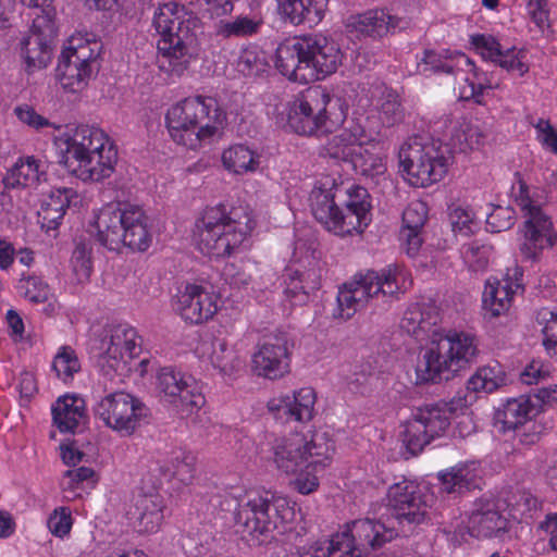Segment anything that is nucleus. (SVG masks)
<instances>
[{
    "instance_id": "1",
    "label": "nucleus",
    "mask_w": 557,
    "mask_h": 557,
    "mask_svg": "<svg viewBox=\"0 0 557 557\" xmlns=\"http://www.w3.org/2000/svg\"><path fill=\"white\" fill-rule=\"evenodd\" d=\"M309 200L314 219L338 236L361 234L372 221L371 196L359 185L346 188L325 176L317 181Z\"/></svg>"
},
{
    "instance_id": "2",
    "label": "nucleus",
    "mask_w": 557,
    "mask_h": 557,
    "mask_svg": "<svg viewBox=\"0 0 557 557\" xmlns=\"http://www.w3.org/2000/svg\"><path fill=\"white\" fill-rule=\"evenodd\" d=\"M152 26L160 35L157 48L161 54L160 69L181 76L199 53L202 22L176 2L158 3Z\"/></svg>"
},
{
    "instance_id": "3",
    "label": "nucleus",
    "mask_w": 557,
    "mask_h": 557,
    "mask_svg": "<svg viewBox=\"0 0 557 557\" xmlns=\"http://www.w3.org/2000/svg\"><path fill=\"white\" fill-rule=\"evenodd\" d=\"M275 57L280 73L301 84L332 75L343 61L338 45L321 34L287 38L277 46Z\"/></svg>"
},
{
    "instance_id": "4",
    "label": "nucleus",
    "mask_w": 557,
    "mask_h": 557,
    "mask_svg": "<svg viewBox=\"0 0 557 557\" xmlns=\"http://www.w3.org/2000/svg\"><path fill=\"white\" fill-rule=\"evenodd\" d=\"M97 240L111 251L127 247L132 251L145 252L152 243L148 218L140 207L134 205H107L96 216Z\"/></svg>"
},
{
    "instance_id": "5",
    "label": "nucleus",
    "mask_w": 557,
    "mask_h": 557,
    "mask_svg": "<svg viewBox=\"0 0 557 557\" xmlns=\"http://www.w3.org/2000/svg\"><path fill=\"white\" fill-rule=\"evenodd\" d=\"M226 114L216 99L196 96L172 106L165 115L166 127L174 141L196 149L205 139L212 137Z\"/></svg>"
},
{
    "instance_id": "6",
    "label": "nucleus",
    "mask_w": 557,
    "mask_h": 557,
    "mask_svg": "<svg viewBox=\"0 0 557 557\" xmlns=\"http://www.w3.org/2000/svg\"><path fill=\"white\" fill-rule=\"evenodd\" d=\"M475 337L465 332L450 331L425 350L418 362L417 383H441L454 379L478 356Z\"/></svg>"
},
{
    "instance_id": "7",
    "label": "nucleus",
    "mask_w": 557,
    "mask_h": 557,
    "mask_svg": "<svg viewBox=\"0 0 557 557\" xmlns=\"http://www.w3.org/2000/svg\"><path fill=\"white\" fill-rule=\"evenodd\" d=\"M295 511L286 498L267 492L248 495L235 511L236 532L250 537L258 545L273 539V532L294 520Z\"/></svg>"
},
{
    "instance_id": "8",
    "label": "nucleus",
    "mask_w": 557,
    "mask_h": 557,
    "mask_svg": "<svg viewBox=\"0 0 557 557\" xmlns=\"http://www.w3.org/2000/svg\"><path fill=\"white\" fill-rule=\"evenodd\" d=\"M346 111L339 98L313 88L297 98L287 114L289 127L299 135L329 133L344 123Z\"/></svg>"
},
{
    "instance_id": "9",
    "label": "nucleus",
    "mask_w": 557,
    "mask_h": 557,
    "mask_svg": "<svg viewBox=\"0 0 557 557\" xmlns=\"http://www.w3.org/2000/svg\"><path fill=\"white\" fill-rule=\"evenodd\" d=\"M398 536L394 527L364 518L346 524V530L322 542L326 557H364Z\"/></svg>"
},
{
    "instance_id": "10",
    "label": "nucleus",
    "mask_w": 557,
    "mask_h": 557,
    "mask_svg": "<svg viewBox=\"0 0 557 557\" xmlns=\"http://www.w3.org/2000/svg\"><path fill=\"white\" fill-rule=\"evenodd\" d=\"M396 275L395 265H388L380 272L368 270L356 274L351 283L344 284L338 290L339 308L357 312L366 309L368 304L377 308L380 304L391 302L399 292Z\"/></svg>"
},
{
    "instance_id": "11",
    "label": "nucleus",
    "mask_w": 557,
    "mask_h": 557,
    "mask_svg": "<svg viewBox=\"0 0 557 557\" xmlns=\"http://www.w3.org/2000/svg\"><path fill=\"white\" fill-rule=\"evenodd\" d=\"M237 209L226 210L224 205L207 208L197 224L199 249L209 256L225 257L238 247L245 236L237 219Z\"/></svg>"
},
{
    "instance_id": "12",
    "label": "nucleus",
    "mask_w": 557,
    "mask_h": 557,
    "mask_svg": "<svg viewBox=\"0 0 557 557\" xmlns=\"http://www.w3.org/2000/svg\"><path fill=\"white\" fill-rule=\"evenodd\" d=\"M465 407V401L458 398L417 408L405 423L403 432V442L410 455H418L435 437L441 436L449 426L450 418Z\"/></svg>"
},
{
    "instance_id": "13",
    "label": "nucleus",
    "mask_w": 557,
    "mask_h": 557,
    "mask_svg": "<svg viewBox=\"0 0 557 557\" xmlns=\"http://www.w3.org/2000/svg\"><path fill=\"white\" fill-rule=\"evenodd\" d=\"M519 177L520 196L518 205L527 211L528 219L523 224V242L520 244V252L525 260L536 262L546 248H552L557 242V233L554 231L550 218L546 215L541 207L532 203L528 195V185Z\"/></svg>"
},
{
    "instance_id": "14",
    "label": "nucleus",
    "mask_w": 557,
    "mask_h": 557,
    "mask_svg": "<svg viewBox=\"0 0 557 557\" xmlns=\"http://www.w3.org/2000/svg\"><path fill=\"white\" fill-rule=\"evenodd\" d=\"M451 156L445 157L435 145L422 146L418 143L401 147L399 165L407 174L408 182L416 187H428L441 181L447 173Z\"/></svg>"
},
{
    "instance_id": "15",
    "label": "nucleus",
    "mask_w": 557,
    "mask_h": 557,
    "mask_svg": "<svg viewBox=\"0 0 557 557\" xmlns=\"http://www.w3.org/2000/svg\"><path fill=\"white\" fill-rule=\"evenodd\" d=\"M95 416L108 428L129 436L146 416L144 405L127 393H113L102 398L95 407Z\"/></svg>"
},
{
    "instance_id": "16",
    "label": "nucleus",
    "mask_w": 557,
    "mask_h": 557,
    "mask_svg": "<svg viewBox=\"0 0 557 557\" xmlns=\"http://www.w3.org/2000/svg\"><path fill=\"white\" fill-rule=\"evenodd\" d=\"M294 338L288 332L276 331L264 337L252 356V369L259 376L276 380L289 372Z\"/></svg>"
},
{
    "instance_id": "17",
    "label": "nucleus",
    "mask_w": 557,
    "mask_h": 557,
    "mask_svg": "<svg viewBox=\"0 0 557 557\" xmlns=\"http://www.w3.org/2000/svg\"><path fill=\"white\" fill-rule=\"evenodd\" d=\"M428 497L416 482L404 480L389 486L387 505L399 524L418 525L428 518Z\"/></svg>"
},
{
    "instance_id": "18",
    "label": "nucleus",
    "mask_w": 557,
    "mask_h": 557,
    "mask_svg": "<svg viewBox=\"0 0 557 557\" xmlns=\"http://www.w3.org/2000/svg\"><path fill=\"white\" fill-rule=\"evenodd\" d=\"M191 376L185 379L181 372L171 368H163L157 377V387L171 404L183 409H200L205 405V397L201 393H195L190 387Z\"/></svg>"
},
{
    "instance_id": "19",
    "label": "nucleus",
    "mask_w": 557,
    "mask_h": 557,
    "mask_svg": "<svg viewBox=\"0 0 557 557\" xmlns=\"http://www.w3.org/2000/svg\"><path fill=\"white\" fill-rule=\"evenodd\" d=\"M284 289V310H294L308 302L309 294L320 287L317 273L313 270H300L287 267L282 275Z\"/></svg>"
},
{
    "instance_id": "20",
    "label": "nucleus",
    "mask_w": 557,
    "mask_h": 557,
    "mask_svg": "<svg viewBox=\"0 0 557 557\" xmlns=\"http://www.w3.org/2000/svg\"><path fill=\"white\" fill-rule=\"evenodd\" d=\"M77 198V193L70 187H59L52 189L48 197L44 199L38 212L41 228L48 235L57 237V231L63 220L66 210Z\"/></svg>"
},
{
    "instance_id": "21",
    "label": "nucleus",
    "mask_w": 557,
    "mask_h": 557,
    "mask_svg": "<svg viewBox=\"0 0 557 557\" xmlns=\"http://www.w3.org/2000/svg\"><path fill=\"white\" fill-rule=\"evenodd\" d=\"M315 395L312 388H301L293 396L273 398L268 403V408L275 417L299 422L309 421L312 418Z\"/></svg>"
},
{
    "instance_id": "22",
    "label": "nucleus",
    "mask_w": 557,
    "mask_h": 557,
    "mask_svg": "<svg viewBox=\"0 0 557 557\" xmlns=\"http://www.w3.org/2000/svg\"><path fill=\"white\" fill-rule=\"evenodd\" d=\"M304 447L305 437L298 433L276 440L273 453L277 469L286 474H296L306 469L308 457Z\"/></svg>"
},
{
    "instance_id": "23",
    "label": "nucleus",
    "mask_w": 557,
    "mask_h": 557,
    "mask_svg": "<svg viewBox=\"0 0 557 557\" xmlns=\"http://www.w3.org/2000/svg\"><path fill=\"white\" fill-rule=\"evenodd\" d=\"M540 413L531 394L520 395L517 398H510L506 401L503 409H498L495 414L497 423L502 424V430H518L527 420H533Z\"/></svg>"
},
{
    "instance_id": "24",
    "label": "nucleus",
    "mask_w": 557,
    "mask_h": 557,
    "mask_svg": "<svg viewBox=\"0 0 557 557\" xmlns=\"http://www.w3.org/2000/svg\"><path fill=\"white\" fill-rule=\"evenodd\" d=\"M172 307L175 311L188 310L190 313H218L219 310L213 295L195 284H187L184 292H178Z\"/></svg>"
},
{
    "instance_id": "25",
    "label": "nucleus",
    "mask_w": 557,
    "mask_h": 557,
    "mask_svg": "<svg viewBox=\"0 0 557 557\" xmlns=\"http://www.w3.org/2000/svg\"><path fill=\"white\" fill-rule=\"evenodd\" d=\"M85 417V400L74 395L59 397L52 406L54 425L62 433L74 432Z\"/></svg>"
},
{
    "instance_id": "26",
    "label": "nucleus",
    "mask_w": 557,
    "mask_h": 557,
    "mask_svg": "<svg viewBox=\"0 0 557 557\" xmlns=\"http://www.w3.org/2000/svg\"><path fill=\"white\" fill-rule=\"evenodd\" d=\"M117 162V148L112 141L109 145L89 153L86 168L81 171V180L84 182H100L112 175Z\"/></svg>"
},
{
    "instance_id": "27",
    "label": "nucleus",
    "mask_w": 557,
    "mask_h": 557,
    "mask_svg": "<svg viewBox=\"0 0 557 557\" xmlns=\"http://www.w3.org/2000/svg\"><path fill=\"white\" fill-rule=\"evenodd\" d=\"M351 25L356 30L373 38L385 36L392 28L398 26V17L391 15L384 9L369 10L351 16Z\"/></svg>"
},
{
    "instance_id": "28",
    "label": "nucleus",
    "mask_w": 557,
    "mask_h": 557,
    "mask_svg": "<svg viewBox=\"0 0 557 557\" xmlns=\"http://www.w3.org/2000/svg\"><path fill=\"white\" fill-rule=\"evenodd\" d=\"M51 39L34 25L32 34L22 41L21 52L29 71L44 69L51 59Z\"/></svg>"
},
{
    "instance_id": "29",
    "label": "nucleus",
    "mask_w": 557,
    "mask_h": 557,
    "mask_svg": "<svg viewBox=\"0 0 557 557\" xmlns=\"http://www.w3.org/2000/svg\"><path fill=\"white\" fill-rule=\"evenodd\" d=\"M304 453L308 457L306 469L322 471L332 461L335 443L326 432H314L310 441L305 440Z\"/></svg>"
},
{
    "instance_id": "30",
    "label": "nucleus",
    "mask_w": 557,
    "mask_h": 557,
    "mask_svg": "<svg viewBox=\"0 0 557 557\" xmlns=\"http://www.w3.org/2000/svg\"><path fill=\"white\" fill-rule=\"evenodd\" d=\"M58 147V162L65 170L81 180V171L86 168L88 154L84 144L77 138H71L67 134L55 140Z\"/></svg>"
},
{
    "instance_id": "31",
    "label": "nucleus",
    "mask_w": 557,
    "mask_h": 557,
    "mask_svg": "<svg viewBox=\"0 0 557 557\" xmlns=\"http://www.w3.org/2000/svg\"><path fill=\"white\" fill-rule=\"evenodd\" d=\"M92 73L90 69L79 66L74 63L71 57L61 52L58 66L55 69V77L62 88L69 92H78L87 86L88 79Z\"/></svg>"
},
{
    "instance_id": "32",
    "label": "nucleus",
    "mask_w": 557,
    "mask_h": 557,
    "mask_svg": "<svg viewBox=\"0 0 557 557\" xmlns=\"http://www.w3.org/2000/svg\"><path fill=\"white\" fill-rule=\"evenodd\" d=\"M516 293L510 282L504 283L496 278L488 280L483 292V307L490 310L491 313H504L510 309Z\"/></svg>"
},
{
    "instance_id": "33",
    "label": "nucleus",
    "mask_w": 557,
    "mask_h": 557,
    "mask_svg": "<svg viewBox=\"0 0 557 557\" xmlns=\"http://www.w3.org/2000/svg\"><path fill=\"white\" fill-rule=\"evenodd\" d=\"M471 535L492 537L506 528V520L492 508L473 510L469 519Z\"/></svg>"
},
{
    "instance_id": "34",
    "label": "nucleus",
    "mask_w": 557,
    "mask_h": 557,
    "mask_svg": "<svg viewBox=\"0 0 557 557\" xmlns=\"http://www.w3.org/2000/svg\"><path fill=\"white\" fill-rule=\"evenodd\" d=\"M211 346L210 361L213 368L224 376L234 377L243 368V361L237 352L221 338H214Z\"/></svg>"
},
{
    "instance_id": "35",
    "label": "nucleus",
    "mask_w": 557,
    "mask_h": 557,
    "mask_svg": "<svg viewBox=\"0 0 557 557\" xmlns=\"http://www.w3.org/2000/svg\"><path fill=\"white\" fill-rule=\"evenodd\" d=\"M222 162L225 169L242 174L255 171L260 163V156L244 145H235L223 151Z\"/></svg>"
},
{
    "instance_id": "36",
    "label": "nucleus",
    "mask_w": 557,
    "mask_h": 557,
    "mask_svg": "<svg viewBox=\"0 0 557 557\" xmlns=\"http://www.w3.org/2000/svg\"><path fill=\"white\" fill-rule=\"evenodd\" d=\"M487 134L478 124L462 122L451 134V147L459 152L472 150L484 144Z\"/></svg>"
},
{
    "instance_id": "37",
    "label": "nucleus",
    "mask_w": 557,
    "mask_h": 557,
    "mask_svg": "<svg viewBox=\"0 0 557 557\" xmlns=\"http://www.w3.org/2000/svg\"><path fill=\"white\" fill-rule=\"evenodd\" d=\"M138 509L140 510L137 518L138 531L144 533L156 532L163 520L161 500L158 497L144 496L138 502Z\"/></svg>"
},
{
    "instance_id": "38",
    "label": "nucleus",
    "mask_w": 557,
    "mask_h": 557,
    "mask_svg": "<svg viewBox=\"0 0 557 557\" xmlns=\"http://www.w3.org/2000/svg\"><path fill=\"white\" fill-rule=\"evenodd\" d=\"M379 114L382 123L388 127L400 123L405 116V110L399 95L391 89L382 92L377 101Z\"/></svg>"
},
{
    "instance_id": "39",
    "label": "nucleus",
    "mask_w": 557,
    "mask_h": 557,
    "mask_svg": "<svg viewBox=\"0 0 557 557\" xmlns=\"http://www.w3.org/2000/svg\"><path fill=\"white\" fill-rule=\"evenodd\" d=\"M505 385V376L495 367H482L467 381V388L471 392L493 393Z\"/></svg>"
},
{
    "instance_id": "40",
    "label": "nucleus",
    "mask_w": 557,
    "mask_h": 557,
    "mask_svg": "<svg viewBox=\"0 0 557 557\" xmlns=\"http://www.w3.org/2000/svg\"><path fill=\"white\" fill-rule=\"evenodd\" d=\"M261 22L248 16H238L233 21H220L216 26V35L224 39L232 37H248L258 33Z\"/></svg>"
},
{
    "instance_id": "41",
    "label": "nucleus",
    "mask_w": 557,
    "mask_h": 557,
    "mask_svg": "<svg viewBox=\"0 0 557 557\" xmlns=\"http://www.w3.org/2000/svg\"><path fill=\"white\" fill-rule=\"evenodd\" d=\"M66 134L71 138H77L82 141L87 153H95L97 150L112 143L102 129L89 125H79L71 133Z\"/></svg>"
},
{
    "instance_id": "42",
    "label": "nucleus",
    "mask_w": 557,
    "mask_h": 557,
    "mask_svg": "<svg viewBox=\"0 0 557 557\" xmlns=\"http://www.w3.org/2000/svg\"><path fill=\"white\" fill-rule=\"evenodd\" d=\"M358 147L342 132L332 136L323 146V156L336 161L349 162L354 159Z\"/></svg>"
},
{
    "instance_id": "43",
    "label": "nucleus",
    "mask_w": 557,
    "mask_h": 557,
    "mask_svg": "<svg viewBox=\"0 0 557 557\" xmlns=\"http://www.w3.org/2000/svg\"><path fill=\"white\" fill-rule=\"evenodd\" d=\"M97 42H83L74 45V39L70 41V46L62 52L71 57L73 62L78 63L79 66L91 70V73L97 69V57L99 55Z\"/></svg>"
},
{
    "instance_id": "44",
    "label": "nucleus",
    "mask_w": 557,
    "mask_h": 557,
    "mask_svg": "<svg viewBox=\"0 0 557 557\" xmlns=\"http://www.w3.org/2000/svg\"><path fill=\"white\" fill-rule=\"evenodd\" d=\"M18 288L26 299L35 304L46 302L51 296L49 285L35 274L26 275L23 273Z\"/></svg>"
},
{
    "instance_id": "45",
    "label": "nucleus",
    "mask_w": 557,
    "mask_h": 557,
    "mask_svg": "<svg viewBox=\"0 0 557 557\" xmlns=\"http://www.w3.org/2000/svg\"><path fill=\"white\" fill-rule=\"evenodd\" d=\"M350 163L356 171L367 177L373 178L384 175L386 172V165L383 162V159L368 152V150L362 152V149H358Z\"/></svg>"
},
{
    "instance_id": "46",
    "label": "nucleus",
    "mask_w": 557,
    "mask_h": 557,
    "mask_svg": "<svg viewBox=\"0 0 557 557\" xmlns=\"http://www.w3.org/2000/svg\"><path fill=\"white\" fill-rule=\"evenodd\" d=\"M39 162L34 157L26 162L15 164L3 178L7 187L26 186L29 180L37 178Z\"/></svg>"
},
{
    "instance_id": "47",
    "label": "nucleus",
    "mask_w": 557,
    "mask_h": 557,
    "mask_svg": "<svg viewBox=\"0 0 557 557\" xmlns=\"http://www.w3.org/2000/svg\"><path fill=\"white\" fill-rule=\"evenodd\" d=\"M52 369L58 377L67 382L81 370V363L75 351L69 346H63L54 357Z\"/></svg>"
},
{
    "instance_id": "48",
    "label": "nucleus",
    "mask_w": 557,
    "mask_h": 557,
    "mask_svg": "<svg viewBox=\"0 0 557 557\" xmlns=\"http://www.w3.org/2000/svg\"><path fill=\"white\" fill-rule=\"evenodd\" d=\"M71 262L77 281H87L91 274V248L86 242H76Z\"/></svg>"
},
{
    "instance_id": "49",
    "label": "nucleus",
    "mask_w": 557,
    "mask_h": 557,
    "mask_svg": "<svg viewBox=\"0 0 557 557\" xmlns=\"http://www.w3.org/2000/svg\"><path fill=\"white\" fill-rule=\"evenodd\" d=\"M268 63L264 57L256 50L245 49L236 63V69L244 76H259L265 72Z\"/></svg>"
},
{
    "instance_id": "50",
    "label": "nucleus",
    "mask_w": 557,
    "mask_h": 557,
    "mask_svg": "<svg viewBox=\"0 0 557 557\" xmlns=\"http://www.w3.org/2000/svg\"><path fill=\"white\" fill-rule=\"evenodd\" d=\"M471 44L484 60L496 62L499 57H508L510 50L504 51L500 44L493 37L483 34L471 36Z\"/></svg>"
},
{
    "instance_id": "51",
    "label": "nucleus",
    "mask_w": 557,
    "mask_h": 557,
    "mask_svg": "<svg viewBox=\"0 0 557 557\" xmlns=\"http://www.w3.org/2000/svg\"><path fill=\"white\" fill-rule=\"evenodd\" d=\"M428 219V207L423 201H413L403 212V230L422 231Z\"/></svg>"
},
{
    "instance_id": "52",
    "label": "nucleus",
    "mask_w": 557,
    "mask_h": 557,
    "mask_svg": "<svg viewBox=\"0 0 557 557\" xmlns=\"http://www.w3.org/2000/svg\"><path fill=\"white\" fill-rule=\"evenodd\" d=\"M516 211L512 207L495 206L487 215L486 225L493 233H500L511 228L515 224Z\"/></svg>"
},
{
    "instance_id": "53",
    "label": "nucleus",
    "mask_w": 557,
    "mask_h": 557,
    "mask_svg": "<svg viewBox=\"0 0 557 557\" xmlns=\"http://www.w3.org/2000/svg\"><path fill=\"white\" fill-rule=\"evenodd\" d=\"M418 72L424 75L440 72L451 74L454 73V66L447 58H443L434 50H425L423 58L418 63Z\"/></svg>"
},
{
    "instance_id": "54",
    "label": "nucleus",
    "mask_w": 557,
    "mask_h": 557,
    "mask_svg": "<svg viewBox=\"0 0 557 557\" xmlns=\"http://www.w3.org/2000/svg\"><path fill=\"white\" fill-rule=\"evenodd\" d=\"M329 0H304V12L299 17L300 26L312 28L321 23L327 11Z\"/></svg>"
},
{
    "instance_id": "55",
    "label": "nucleus",
    "mask_w": 557,
    "mask_h": 557,
    "mask_svg": "<svg viewBox=\"0 0 557 557\" xmlns=\"http://www.w3.org/2000/svg\"><path fill=\"white\" fill-rule=\"evenodd\" d=\"M73 519L71 510L67 507H60L53 510L49 516L47 525L50 532L58 537L69 534L72 528Z\"/></svg>"
},
{
    "instance_id": "56",
    "label": "nucleus",
    "mask_w": 557,
    "mask_h": 557,
    "mask_svg": "<svg viewBox=\"0 0 557 557\" xmlns=\"http://www.w3.org/2000/svg\"><path fill=\"white\" fill-rule=\"evenodd\" d=\"M448 219L454 232L469 235L471 233L472 212L460 206L451 205L448 208Z\"/></svg>"
},
{
    "instance_id": "57",
    "label": "nucleus",
    "mask_w": 557,
    "mask_h": 557,
    "mask_svg": "<svg viewBox=\"0 0 557 557\" xmlns=\"http://www.w3.org/2000/svg\"><path fill=\"white\" fill-rule=\"evenodd\" d=\"M276 10L285 23L300 26L297 20L304 12V0H276Z\"/></svg>"
},
{
    "instance_id": "58",
    "label": "nucleus",
    "mask_w": 557,
    "mask_h": 557,
    "mask_svg": "<svg viewBox=\"0 0 557 557\" xmlns=\"http://www.w3.org/2000/svg\"><path fill=\"white\" fill-rule=\"evenodd\" d=\"M173 475L185 485H188L195 478V457L191 455L176 457L173 461Z\"/></svg>"
},
{
    "instance_id": "59",
    "label": "nucleus",
    "mask_w": 557,
    "mask_h": 557,
    "mask_svg": "<svg viewBox=\"0 0 557 557\" xmlns=\"http://www.w3.org/2000/svg\"><path fill=\"white\" fill-rule=\"evenodd\" d=\"M438 479L447 493H462L470 490L471 481L461 471L441 473Z\"/></svg>"
},
{
    "instance_id": "60",
    "label": "nucleus",
    "mask_w": 557,
    "mask_h": 557,
    "mask_svg": "<svg viewBox=\"0 0 557 557\" xmlns=\"http://www.w3.org/2000/svg\"><path fill=\"white\" fill-rule=\"evenodd\" d=\"M348 139L355 144L358 149H362V146L372 140L366 128L357 120L348 121V125L341 131Z\"/></svg>"
},
{
    "instance_id": "61",
    "label": "nucleus",
    "mask_w": 557,
    "mask_h": 557,
    "mask_svg": "<svg viewBox=\"0 0 557 557\" xmlns=\"http://www.w3.org/2000/svg\"><path fill=\"white\" fill-rule=\"evenodd\" d=\"M15 114L21 122H23L36 129L51 125V123L45 116L38 114L29 106L15 108Z\"/></svg>"
},
{
    "instance_id": "62",
    "label": "nucleus",
    "mask_w": 557,
    "mask_h": 557,
    "mask_svg": "<svg viewBox=\"0 0 557 557\" xmlns=\"http://www.w3.org/2000/svg\"><path fill=\"white\" fill-rule=\"evenodd\" d=\"M547 0H529L528 8L532 21L536 26L543 29L548 24V11L546 10Z\"/></svg>"
},
{
    "instance_id": "63",
    "label": "nucleus",
    "mask_w": 557,
    "mask_h": 557,
    "mask_svg": "<svg viewBox=\"0 0 557 557\" xmlns=\"http://www.w3.org/2000/svg\"><path fill=\"white\" fill-rule=\"evenodd\" d=\"M425 324L428 323L425 322L422 315H410L404 317L400 321L399 326L407 334L419 338L421 335H424L426 333Z\"/></svg>"
},
{
    "instance_id": "64",
    "label": "nucleus",
    "mask_w": 557,
    "mask_h": 557,
    "mask_svg": "<svg viewBox=\"0 0 557 557\" xmlns=\"http://www.w3.org/2000/svg\"><path fill=\"white\" fill-rule=\"evenodd\" d=\"M531 396L541 411L543 405L557 403V384L533 389Z\"/></svg>"
}]
</instances>
